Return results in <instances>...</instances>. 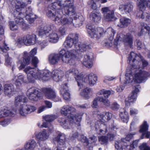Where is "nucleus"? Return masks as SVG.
<instances>
[{
	"mask_svg": "<svg viewBox=\"0 0 150 150\" xmlns=\"http://www.w3.org/2000/svg\"><path fill=\"white\" fill-rule=\"evenodd\" d=\"M78 139L82 142L86 143L88 142V141L86 137L83 135H80V137L78 138Z\"/></svg>",
	"mask_w": 150,
	"mask_h": 150,
	"instance_id": "680f3d73",
	"label": "nucleus"
},
{
	"mask_svg": "<svg viewBox=\"0 0 150 150\" xmlns=\"http://www.w3.org/2000/svg\"><path fill=\"white\" fill-rule=\"evenodd\" d=\"M25 42L24 36L23 38L18 37L17 38L16 43L18 46L21 47L23 44L25 45Z\"/></svg>",
	"mask_w": 150,
	"mask_h": 150,
	"instance_id": "864d4df0",
	"label": "nucleus"
},
{
	"mask_svg": "<svg viewBox=\"0 0 150 150\" xmlns=\"http://www.w3.org/2000/svg\"><path fill=\"white\" fill-rule=\"evenodd\" d=\"M99 140L102 144H106L108 142V137L105 136H101L99 137Z\"/></svg>",
	"mask_w": 150,
	"mask_h": 150,
	"instance_id": "3c124183",
	"label": "nucleus"
},
{
	"mask_svg": "<svg viewBox=\"0 0 150 150\" xmlns=\"http://www.w3.org/2000/svg\"><path fill=\"white\" fill-rule=\"evenodd\" d=\"M75 109L69 106H66V116H67L68 120L71 123L75 122L76 120V122H78L76 124L78 126H80L81 125L80 122L81 119V116L78 114H75Z\"/></svg>",
	"mask_w": 150,
	"mask_h": 150,
	"instance_id": "1a4fd4ad",
	"label": "nucleus"
},
{
	"mask_svg": "<svg viewBox=\"0 0 150 150\" xmlns=\"http://www.w3.org/2000/svg\"><path fill=\"white\" fill-rule=\"evenodd\" d=\"M135 44L137 46L138 50H140L141 49L142 46V44L141 41L139 40H136L135 41Z\"/></svg>",
	"mask_w": 150,
	"mask_h": 150,
	"instance_id": "e2e57ef3",
	"label": "nucleus"
},
{
	"mask_svg": "<svg viewBox=\"0 0 150 150\" xmlns=\"http://www.w3.org/2000/svg\"><path fill=\"white\" fill-rule=\"evenodd\" d=\"M5 56L6 62L5 63L6 65L7 66H12V70L13 71L14 69H15V66L14 65V63L13 62L11 59H10L8 57V53H6V54L4 55Z\"/></svg>",
	"mask_w": 150,
	"mask_h": 150,
	"instance_id": "a19ab883",
	"label": "nucleus"
},
{
	"mask_svg": "<svg viewBox=\"0 0 150 150\" xmlns=\"http://www.w3.org/2000/svg\"><path fill=\"white\" fill-rule=\"evenodd\" d=\"M74 0H66V14L70 16L75 15L74 7L73 5Z\"/></svg>",
	"mask_w": 150,
	"mask_h": 150,
	"instance_id": "4468645a",
	"label": "nucleus"
},
{
	"mask_svg": "<svg viewBox=\"0 0 150 150\" xmlns=\"http://www.w3.org/2000/svg\"><path fill=\"white\" fill-rule=\"evenodd\" d=\"M100 101L102 102L106 106H109L110 105V102L107 98H104L103 97H100Z\"/></svg>",
	"mask_w": 150,
	"mask_h": 150,
	"instance_id": "13d9d810",
	"label": "nucleus"
},
{
	"mask_svg": "<svg viewBox=\"0 0 150 150\" xmlns=\"http://www.w3.org/2000/svg\"><path fill=\"white\" fill-rule=\"evenodd\" d=\"M32 64L35 67H38V64L39 62V60L36 57H33L32 58L31 60Z\"/></svg>",
	"mask_w": 150,
	"mask_h": 150,
	"instance_id": "4d7b16f0",
	"label": "nucleus"
},
{
	"mask_svg": "<svg viewBox=\"0 0 150 150\" xmlns=\"http://www.w3.org/2000/svg\"><path fill=\"white\" fill-rule=\"evenodd\" d=\"M52 74L54 80L56 82L59 81L64 75L62 71L57 69L54 70Z\"/></svg>",
	"mask_w": 150,
	"mask_h": 150,
	"instance_id": "b1692460",
	"label": "nucleus"
},
{
	"mask_svg": "<svg viewBox=\"0 0 150 150\" xmlns=\"http://www.w3.org/2000/svg\"><path fill=\"white\" fill-rule=\"evenodd\" d=\"M54 27L53 25H46L44 28L41 29L39 31V35L41 37H46V35L50 33V32L53 30H54Z\"/></svg>",
	"mask_w": 150,
	"mask_h": 150,
	"instance_id": "6ab92c4d",
	"label": "nucleus"
},
{
	"mask_svg": "<svg viewBox=\"0 0 150 150\" xmlns=\"http://www.w3.org/2000/svg\"><path fill=\"white\" fill-rule=\"evenodd\" d=\"M140 150H150V148L147 146L146 144L143 143L140 146Z\"/></svg>",
	"mask_w": 150,
	"mask_h": 150,
	"instance_id": "774afa93",
	"label": "nucleus"
},
{
	"mask_svg": "<svg viewBox=\"0 0 150 150\" xmlns=\"http://www.w3.org/2000/svg\"><path fill=\"white\" fill-rule=\"evenodd\" d=\"M91 92V89L89 88H86L84 89L83 92V96L86 99H88L89 98V95Z\"/></svg>",
	"mask_w": 150,
	"mask_h": 150,
	"instance_id": "de8ad7c7",
	"label": "nucleus"
},
{
	"mask_svg": "<svg viewBox=\"0 0 150 150\" xmlns=\"http://www.w3.org/2000/svg\"><path fill=\"white\" fill-rule=\"evenodd\" d=\"M20 11L18 10L17 11L18 13H21L20 15L17 13H16V15H15V12L16 11V9H15L14 11V15L15 17L16 16L15 19L16 23L18 25H19L24 30L27 29L28 28V26L25 23L23 19V17L25 16L27 20L30 23H32L36 18L35 15L32 13V8L30 7L28 8L25 12L21 11L20 12Z\"/></svg>",
	"mask_w": 150,
	"mask_h": 150,
	"instance_id": "f257e3e1",
	"label": "nucleus"
},
{
	"mask_svg": "<svg viewBox=\"0 0 150 150\" xmlns=\"http://www.w3.org/2000/svg\"><path fill=\"white\" fill-rule=\"evenodd\" d=\"M27 101V98L25 96L23 95L18 96L15 98V105L16 107L19 106L18 111L19 114L22 116H26L36 110V108L31 105H21V103H25Z\"/></svg>",
	"mask_w": 150,
	"mask_h": 150,
	"instance_id": "f03ea898",
	"label": "nucleus"
},
{
	"mask_svg": "<svg viewBox=\"0 0 150 150\" xmlns=\"http://www.w3.org/2000/svg\"><path fill=\"white\" fill-rule=\"evenodd\" d=\"M65 8L64 5L62 3L61 1L59 0H56L55 1L49 5L48 11L47 13V15L48 17H50L57 24H59L61 22L62 17L59 14H55L50 9L53 11H57L58 10H62Z\"/></svg>",
	"mask_w": 150,
	"mask_h": 150,
	"instance_id": "39448f33",
	"label": "nucleus"
},
{
	"mask_svg": "<svg viewBox=\"0 0 150 150\" xmlns=\"http://www.w3.org/2000/svg\"><path fill=\"white\" fill-rule=\"evenodd\" d=\"M59 55L57 53H53L49 56L48 60L49 63L52 65L57 64L60 60Z\"/></svg>",
	"mask_w": 150,
	"mask_h": 150,
	"instance_id": "412c9836",
	"label": "nucleus"
},
{
	"mask_svg": "<svg viewBox=\"0 0 150 150\" xmlns=\"http://www.w3.org/2000/svg\"><path fill=\"white\" fill-rule=\"evenodd\" d=\"M13 110L9 108L5 107L0 110V118L14 115Z\"/></svg>",
	"mask_w": 150,
	"mask_h": 150,
	"instance_id": "aec40b11",
	"label": "nucleus"
},
{
	"mask_svg": "<svg viewBox=\"0 0 150 150\" xmlns=\"http://www.w3.org/2000/svg\"><path fill=\"white\" fill-rule=\"evenodd\" d=\"M36 144L34 140L29 141L25 146V150H34L36 147Z\"/></svg>",
	"mask_w": 150,
	"mask_h": 150,
	"instance_id": "72a5a7b5",
	"label": "nucleus"
},
{
	"mask_svg": "<svg viewBox=\"0 0 150 150\" xmlns=\"http://www.w3.org/2000/svg\"><path fill=\"white\" fill-rule=\"evenodd\" d=\"M59 55V57L61 59L62 61L65 62L66 59V50L64 48H62L59 51L58 53Z\"/></svg>",
	"mask_w": 150,
	"mask_h": 150,
	"instance_id": "a18cd8bd",
	"label": "nucleus"
},
{
	"mask_svg": "<svg viewBox=\"0 0 150 150\" xmlns=\"http://www.w3.org/2000/svg\"><path fill=\"white\" fill-rule=\"evenodd\" d=\"M133 5L130 3L126 5H121L119 7V10L122 12H125L126 13L131 12L133 9Z\"/></svg>",
	"mask_w": 150,
	"mask_h": 150,
	"instance_id": "4be33fe9",
	"label": "nucleus"
},
{
	"mask_svg": "<svg viewBox=\"0 0 150 150\" xmlns=\"http://www.w3.org/2000/svg\"><path fill=\"white\" fill-rule=\"evenodd\" d=\"M104 18L105 19L108 21H115L117 18L115 16L114 12L113 10H111V11H109V13L105 14Z\"/></svg>",
	"mask_w": 150,
	"mask_h": 150,
	"instance_id": "473e14b6",
	"label": "nucleus"
},
{
	"mask_svg": "<svg viewBox=\"0 0 150 150\" xmlns=\"http://www.w3.org/2000/svg\"><path fill=\"white\" fill-rule=\"evenodd\" d=\"M4 94L9 97L13 96L15 89L13 85L12 84H6L3 86Z\"/></svg>",
	"mask_w": 150,
	"mask_h": 150,
	"instance_id": "2eb2a0df",
	"label": "nucleus"
},
{
	"mask_svg": "<svg viewBox=\"0 0 150 150\" xmlns=\"http://www.w3.org/2000/svg\"><path fill=\"white\" fill-rule=\"evenodd\" d=\"M77 55V52L75 50L67 51L66 52V58H69L70 59L76 58Z\"/></svg>",
	"mask_w": 150,
	"mask_h": 150,
	"instance_id": "4c0bfd02",
	"label": "nucleus"
},
{
	"mask_svg": "<svg viewBox=\"0 0 150 150\" xmlns=\"http://www.w3.org/2000/svg\"><path fill=\"white\" fill-rule=\"evenodd\" d=\"M49 135L47 133L46 130H44L42 132H40L36 136V139L38 143L46 140L48 137Z\"/></svg>",
	"mask_w": 150,
	"mask_h": 150,
	"instance_id": "393cba45",
	"label": "nucleus"
},
{
	"mask_svg": "<svg viewBox=\"0 0 150 150\" xmlns=\"http://www.w3.org/2000/svg\"><path fill=\"white\" fill-rule=\"evenodd\" d=\"M9 50V47L7 46V45L5 43L4 44V46L2 47H0V53H6L7 51Z\"/></svg>",
	"mask_w": 150,
	"mask_h": 150,
	"instance_id": "052dcab7",
	"label": "nucleus"
},
{
	"mask_svg": "<svg viewBox=\"0 0 150 150\" xmlns=\"http://www.w3.org/2000/svg\"><path fill=\"white\" fill-rule=\"evenodd\" d=\"M137 3L141 11L139 14H137V16L145 21H148L150 17V14L142 11L145 10L147 7H150V0H140L139 1H137Z\"/></svg>",
	"mask_w": 150,
	"mask_h": 150,
	"instance_id": "6e6552de",
	"label": "nucleus"
},
{
	"mask_svg": "<svg viewBox=\"0 0 150 150\" xmlns=\"http://www.w3.org/2000/svg\"><path fill=\"white\" fill-rule=\"evenodd\" d=\"M142 28L141 32L143 33L144 32H147L149 34L150 33V28L147 24L144 23H142L141 25Z\"/></svg>",
	"mask_w": 150,
	"mask_h": 150,
	"instance_id": "49530a36",
	"label": "nucleus"
},
{
	"mask_svg": "<svg viewBox=\"0 0 150 150\" xmlns=\"http://www.w3.org/2000/svg\"><path fill=\"white\" fill-rule=\"evenodd\" d=\"M16 78L15 84L17 87L20 86L22 83L24 82V77L23 75L20 74H18L17 76H15Z\"/></svg>",
	"mask_w": 150,
	"mask_h": 150,
	"instance_id": "f704fd0d",
	"label": "nucleus"
},
{
	"mask_svg": "<svg viewBox=\"0 0 150 150\" xmlns=\"http://www.w3.org/2000/svg\"><path fill=\"white\" fill-rule=\"evenodd\" d=\"M125 139L122 138L121 139V142H116L115 145V147L118 150H122V146L121 145L122 143L125 142Z\"/></svg>",
	"mask_w": 150,
	"mask_h": 150,
	"instance_id": "09e8293b",
	"label": "nucleus"
},
{
	"mask_svg": "<svg viewBox=\"0 0 150 150\" xmlns=\"http://www.w3.org/2000/svg\"><path fill=\"white\" fill-rule=\"evenodd\" d=\"M47 37L49 42L51 43H56L59 40L57 34L55 32H52L50 33Z\"/></svg>",
	"mask_w": 150,
	"mask_h": 150,
	"instance_id": "cd10ccee",
	"label": "nucleus"
},
{
	"mask_svg": "<svg viewBox=\"0 0 150 150\" xmlns=\"http://www.w3.org/2000/svg\"><path fill=\"white\" fill-rule=\"evenodd\" d=\"M83 74L79 75L77 76L76 80L79 86H81L83 87V84H81L82 82L88 83L90 86H93L95 84L97 81V76L93 73L89 74L88 76H86L84 78H83Z\"/></svg>",
	"mask_w": 150,
	"mask_h": 150,
	"instance_id": "0eeeda50",
	"label": "nucleus"
},
{
	"mask_svg": "<svg viewBox=\"0 0 150 150\" xmlns=\"http://www.w3.org/2000/svg\"><path fill=\"white\" fill-rule=\"evenodd\" d=\"M120 23L118 25V26L121 28L127 27L131 22L130 19L129 18L124 17L120 19Z\"/></svg>",
	"mask_w": 150,
	"mask_h": 150,
	"instance_id": "bb28decb",
	"label": "nucleus"
},
{
	"mask_svg": "<svg viewBox=\"0 0 150 150\" xmlns=\"http://www.w3.org/2000/svg\"><path fill=\"white\" fill-rule=\"evenodd\" d=\"M123 110V112H120V116L123 122L127 123L128 122L129 119L128 114L125 110Z\"/></svg>",
	"mask_w": 150,
	"mask_h": 150,
	"instance_id": "ea45409f",
	"label": "nucleus"
},
{
	"mask_svg": "<svg viewBox=\"0 0 150 150\" xmlns=\"http://www.w3.org/2000/svg\"><path fill=\"white\" fill-rule=\"evenodd\" d=\"M112 116L111 113L109 112H104L101 114L99 115L100 118V120L105 122L108 121L111 118Z\"/></svg>",
	"mask_w": 150,
	"mask_h": 150,
	"instance_id": "2f4dec72",
	"label": "nucleus"
},
{
	"mask_svg": "<svg viewBox=\"0 0 150 150\" xmlns=\"http://www.w3.org/2000/svg\"><path fill=\"white\" fill-rule=\"evenodd\" d=\"M61 22H62L59 24H61L63 25L59 28V31L61 34L64 35L65 34L66 31V25H65L66 24V19L65 17L63 18L62 20V19L61 20Z\"/></svg>",
	"mask_w": 150,
	"mask_h": 150,
	"instance_id": "79ce46f5",
	"label": "nucleus"
},
{
	"mask_svg": "<svg viewBox=\"0 0 150 150\" xmlns=\"http://www.w3.org/2000/svg\"><path fill=\"white\" fill-rule=\"evenodd\" d=\"M140 61L142 62L143 67H145L148 64V62L144 59L140 54L137 55L133 52H131L128 57V61L129 64L133 67L134 68L132 71V72L133 71H134V68H139V66L138 65L141 63Z\"/></svg>",
	"mask_w": 150,
	"mask_h": 150,
	"instance_id": "423d86ee",
	"label": "nucleus"
},
{
	"mask_svg": "<svg viewBox=\"0 0 150 150\" xmlns=\"http://www.w3.org/2000/svg\"><path fill=\"white\" fill-rule=\"evenodd\" d=\"M86 28L88 34L91 38H99L104 33V30L102 28H98L96 31L95 30V26L90 24H87ZM105 33L106 34L110 40L112 41L114 38L115 31L112 28H109L107 29Z\"/></svg>",
	"mask_w": 150,
	"mask_h": 150,
	"instance_id": "7ed1b4c3",
	"label": "nucleus"
},
{
	"mask_svg": "<svg viewBox=\"0 0 150 150\" xmlns=\"http://www.w3.org/2000/svg\"><path fill=\"white\" fill-rule=\"evenodd\" d=\"M23 71L27 75V79L29 82H33L34 79L49 77L51 74V72L48 70L41 71L30 66L25 68Z\"/></svg>",
	"mask_w": 150,
	"mask_h": 150,
	"instance_id": "20e7f679",
	"label": "nucleus"
},
{
	"mask_svg": "<svg viewBox=\"0 0 150 150\" xmlns=\"http://www.w3.org/2000/svg\"><path fill=\"white\" fill-rule=\"evenodd\" d=\"M65 139V137L64 134L59 133L54 140L57 141L60 145H62L64 143Z\"/></svg>",
	"mask_w": 150,
	"mask_h": 150,
	"instance_id": "c9c22d12",
	"label": "nucleus"
},
{
	"mask_svg": "<svg viewBox=\"0 0 150 150\" xmlns=\"http://www.w3.org/2000/svg\"><path fill=\"white\" fill-rule=\"evenodd\" d=\"M83 64L86 67L90 68L92 66V60L90 59L89 56L86 55L84 56L83 60Z\"/></svg>",
	"mask_w": 150,
	"mask_h": 150,
	"instance_id": "7c9ffc66",
	"label": "nucleus"
},
{
	"mask_svg": "<svg viewBox=\"0 0 150 150\" xmlns=\"http://www.w3.org/2000/svg\"><path fill=\"white\" fill-rule=\"evenodd\" d=\"M124 35L120 33H117L116 36L114 39V44L117 45L118 42L121 41H123Z\"/></svg>",
	"mask_w": 150,
	"mask_h": 150,
	"instance_id": "58836bf2",
	"label": "nucleus"
},
{
	"mask_svg": "<svg viewBox=\"0 0 150 150\" xmlns=\"http://www.w3.org/2000/svg\"><path fill=\"white\" fill-rule=\"evenodd\" d=\"M9 25L10 26V29L12 30H16L18 29V25L16 24L14 22H10L9 23Z\"/></svg>",
	"mask_w": 150,
	"mask_h": 150,
	"instance_id": "603ef678",
	"label": "nucleus"
},
{
	"mask_svg": "<svg viewBox=\"0 0 150 150\" xmlns=\"http://www.w3.org/2000/svg\"><path fill=\"white\" fill-rule=\"evenodd\" d=\"M148 127L149 126L146 121H144L140 126V129L139 131L142 134L141 137L142 139L144 138V136H145L146 138H148L150 137V132L148 131Z\"/></svg>",
	"mask_w": 150,
	"mask_h": 150,
	"instance_id": "dca6fc26",
	"label": "nucleus"
},
{
	"mask_svg": "<svg viewBox=\"0 0 150 150\" xmlns=\"http://www.w3.org/2000/svg\"><path fill=\"white\" fill-rule=\"evenodd\" d=\"M41 93L38 92L37 93L31 94H27L30 100L33 101H36L38 100L39 98L41 97Z\"/></svg>",
	"mask_w": 150,
	"mask_h": 150,
	"instance_id": "37998d69",
	"label": "nucleus"
},
{
	"mask_svg": "<svg viewBox=\"0 0 150 150\" xmlns=\"http://www.w3.org/2000/svg\"><path fill=\"white\" fill-rule=\"evenodd\" d=\"M45 93L46 97L48 99L54 100L56 97L55 92L51 88H46Z\"/></svg>",
	"mask_w": 150,
	"mask_h": 150,
	"instance_id": "a878e982",
	"label": "nucleus"
},
{
	"mask_svg": "<svg viewBox=\"0 0 150 150\" xmlns=\"http://www.w3.org/2000/svg\"><path fill=\"white\" fill-rule=\"evenodd\" d=\"M131 72L129 74H127L126 75V83H129L132 82L133 80V76L132 75Z\"/></svg>",
	"mask_w": 150,
	"mask_h": 150,
	"instance_id": "8fccbe9b",
	"label": "nucleus"
},
{
	"mask_svg": "<svg viewBox=\"0 0 150 150\" xmlns=\"http://www.w3.org/2000/svg\"><path fill=\"white\" fill-rule=\"evenodd\" d=\"M79 34L76 33L70 34L66 38V45L69 47H71L74 44L77 47V43L78 41Z\"/></svg>",
	"mask_w": 150,
	"mask_h": 150,
	"instance_id": "ddd939ff",
	"label": "nucleus"
},
{
	"mask_svg": "<svg viewBox=\"0 0 150 150\" xmlns=\"http://www.w3.org/2000/svg\"><path fill=\"white\" fill-rule=\"evenodd\" d=\"M37 53V48L36 47L34 48L31 51L29 52L30 56L31 57H33Z\"/></svg>",
	"mask_w": 150,
	"mask_h": 150,
	"instance_id": "0e129e2a",
	"label": "nucleus"
},
{
	"mask_svg": "<svg viewBox=\"0 0 150 150\" xmlns=\"http://www.w3.org/2000/svg\"><path fill=\"white\" fill-rule=\"evenodd\" d=\"M31 2V0H22L21 1H18L16 0H13L11 2V4L13 7H15L16 9V11L15 12V15H16V13H17L20 15L21 13H18L17 11H25L26 10L24 8L28 4H30Z\"/></svg>",
	"mask_w": 150,
	"mask_h": 150,
	"instance_id": "9d476101",
	"label": "nucleus"
},
{
	"mask_svg": "<svg viewBox=\"0 0 150 150\" xmlns=\"http://www.w3.org/2000/svg\"><path fill=\"white\" fill-rule=\"evenodd\" d=\"M100 97L98 96L96 98L92 103V106L93 108H97L98 106V101H100Z\"/></svg>",
	"mask_w": 150,
	"mask_h": 150,
	"instance_id": "bf43d9fd",
	"label": "nucleus"
},
{
	"mask_svg": "<svg viewBox=\"0 0 150 150\" xmlns=\"http://www.w3.org/2000/svg\"><path fill=\"white\" fill-rule=\"evenodd\" d=\"M137 95L136 94H133L131 95L130 97H128L127 99V101L129 102H133L135 100Z\"/></svg>",
	"mask_w": 150,
	"mask_h": 150,
	"instance_id": "69168bd1",
	"label": "nucleus"
},
{
	"mask_svg": "<svg viewBox=\"0 0 150 150\" xmlns=\"http://www.w3.org/2000/svg\"><path fill=\"white\" fill-rule=\"evenodd\" d=\"M133 35L130 33H127L125 35L123 42L125 45L132 48L133 46Z\"/></svg>",
	"mask_w": 150,
	"mask_h": 150,
	"instance_id": "a211bd4d",
	"label": "nucleus"
},
{
	"mask_svg": "<svg viewBox=\"0 0 150 150\" xmlns=\"http://www.w3.org/2000/svg\"><path fill=\"white\" fill-rule=\"evenodd\" d=\"M133 67H132L131 70L132 74H134V73L136 72L134 75L135 81L138 83H140L143 81L145 80L147 77L149 76V74L146 71H142L141 70H139V68L135 69L134 71H133L132 72V69H133Z\"/></svg>",
	"mask_w": 150,
	"mask_h": 150,
	"instance_id": "9b49d317",
	"label": "nucleus"
},
{
	"mask_svg": "<svg viewBox=\"0 0 150 150\" xmlns=\"http://www.w3.org/2000/svg\"><path fill=\"white\" fill-rule=\"evenodd\" d=\"M76 45L77 47H75L77 49V51L79 50L81 52L86 51L88 47V45L81 42H78Z\"/></svg>",
	"mask_w": 150,
	"mask_h": 150,
	"instance_id": "e433bc0d",
	"label": "nucleus"
},
{
	"mask_svg": "<svg viewBox=\"0 0 150 150\" xmlns=\"http://www.w3.org/2000/svg\"><path fill=\"white\" fill-rule=\"evenodd\" d=\"M78 17H76L74 19L73 25L76 27H78L81 25L84 20L83 16L81 15H77Z\"/></svg>",
	"mask_w": 150,
	"mask_h": 150,
	"instance_id": "c85d7f7f",
	"label": "nucleus"
},
{
	"mask_svg": "<svg viewBox=\"0 0 150 150\" xmlns=\"http://www.w3.org/2000/svg\"><path fill=\"white\" fill-rule=\"evenodd\" d=\"M113 134L108 133L107 134V137H108V139H109L110 141H112L114 139L115 137L116 134L115 132H113Z\"/></svg>",
	"mask_w": 150,
	"mask_h": 150,
	"instance_id": "338daca9",
	"label": "nucleus"
},
{
	"mask_svg": "<svg viewBox=\"0 0 150 150\" xmlns=\"http://www.w3.org/2000/svg\"><path fill=\"white\" fill-rule=\"evenodd\" d=\"M57 118V116L53 115H47L43 116V119L46 121L48 122H51L53 121Z\"/></svg>",
	"mask_w": 150,
	"mask_h": 150,
	"instance_id": "c03bdc74",
	"label": "nucleus"
},
{
	"mask_svg": "<svg viewBox=\"0 0 150 150\" xmlns=\"http://www.w3.org/2000/svg\"><path fill=\"white\" fill-rule=\"evenodd\" d=\"M36 35L35 34H27L24 36L25 45L26 46L33 45L36 43Z\"/></svg>",
	"mask_w": 150,
	"mask_h": 150,
	"instance_id": "f3484780",
	"label": "nucleus"
},
{
	"mask_svg": "<svg viewBox=\"0 0 150 150\" xmlns=\"http://www.w3.org/2000/svg\"><path fill=\"white\" fill-rule=\"evenodd\" d=\"M89 17L90 20L95 23L98 22L101 19L100 14L97 12H91L90 15Z\"/></svg>",
	"mask_w": 150,
	"mask_h": 150,
	"instance_id": "c756f323",
	"label": "nucleus"
},
{
	"mask_svg": "<svg viewBox=\"0 0 150 150\" xmlns=\"http://www.w3.org/2000/svg\"><path fill=\"white\" fill-rule=\"evenodd\" d=\"M23 60L19 58H18V65L20 64L18 68L19 70L24 68L26 65H28L30 63V57L29 53L26 51H25L22 54Z\"/></svg>",
	"mask_w": 150,
	"mask_h": 150,
	"instance_id": "f8f14e48",
	"label": "nucleus"
},
{
	"mask_svg": "<svg viewBox=\"0 0 150 150\" xmlns=\"http://www.w3.org/2000/svg\"><path fill=\"white\" fill-rule=\"evenodd\" d=\"M66 84L62 85L60 88V92L61 95L63 96L64 98L65 99V95L66 93Z\"/></svg>",
	"mask_w": 150,
	"mask_h": 150,
	"instance_id": "6e6d98bb",
	"label": "nucleus"
},
{
	"mask_svg": "<svg viewBox=\"0 0 150 150\" xmlns=\"http://www.w3.org/2000/svg\"><path fill=\"white\" fill-rule=\"evenodd\" d=\"M99 125L98 123H96L95 125V127L96 130H98V129H100L99 132H98L97 133L98 134H101V133L104 134L108 132V127L105 124L99 123Z\"/></svg>",
	"mask_w": 150,
	"mask_h": 150,
	"instance_id": "5701e85b",
	"label": "nucleus"
},
{
	"mask_svg": "<svg viewBox=\"0 0 150 150\" xmlns=\"http://www.w3.org/2000/svg\"><path fill=\"white\" fill-rule=\"evenodd\" d=\"M39 92L38 89L35 87H32L29 88L27 91V94H31L38 93Z\"/></svg>",
	"mask_w": 150,
	"mask_h": 150,
	"instance_id": "5fc2aeb1",
	"label": "nucleus"
}]
</instances>
